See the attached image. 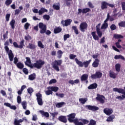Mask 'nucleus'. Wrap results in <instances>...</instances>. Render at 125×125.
Masks as SVG:
<instances>
[{"label": "nucleus", "instance_id": "51", "mask_svg": "<svg viewBox=\"0 0 125 125\" xmlns=\"http://www.w3.org/2000/svg\"><path fill=\"white\" fill-rule=\"evenodd\" d=\"M57 81L55 79H52L49 82V84H52V83H56Z\"/></svg>", "mask_w": 125, "mask_h": 125}, {"label": "nucleus", "instance_id": "23", "mask_svg": "<svg viewBox=\"0 0 125 125\" xmlns=\"http://www.w3.org/2000/svg\"><path fill=\"white\" fill-rule=\"evenodd\" d=\"M98 86L96 83H92L88 87V89H95V88H97Z\"/></svg>", "mask_w": 125, "mask_h": 125}, {"label": "nucleus", "instance_id": "58", "mask_svg": "<svg viewBox=\"0 0 125 125\" xmlns=\"http://www.w3.org/2000/svg\"><path fill=\"white\" fill-rule=\"evenodd\" d=\"M17 100L18 104H20V103H21V101H22V99H21V96H18Z\"/></svg>", "mask_w": 125, "mask_h": 125}, {"label": "nucleus", "instance_id": "2", "mask_svg": "<svg viewBox=\"0 0 125 125\" xmlns=\"http://www.w3.org/2000/svg\"><path fill=\"white\" fill-rule=\"evenodd\" d=\"M76 114L75 113H71L66 116L67 120L69 123H74L75 125H83V122H80L79 119L76 118Z\"/></svg>", "mask_w": 125, "mask_h": 125}, {"label": "nucleus", "instance_id": "12", "mask_svg": "<svg viewBox=\"0 0 125 125\" xmlns=\"http://www.w3.org/2000/svg\"><path fill=\"white\" fill-rule=\"evenodd\" d=\"M102 76H103V74L100 71L96 72L95 74H92L91 75V79L93 80H95L96 79H101L102 78Z\"/></svg>", "mask_w": 125, "mask_h": 125}, {"label": "nucleus", "instance_id": "32", "mask_svg": "<svg viewBox=\"0 0 125 125\" xmlns=\"http://www.w3.org/2000/svg\"><path fill=\"white\" fill-rule=\"evenodd\" d=\"M66 104V103H65V102H61V103H58L56 104V107H57V108H61L62 107H63V105H65Z\"/></svg>", "mask_w": 125, "mask_h": 125}, {"label": "nucleus", "instance_id": "29", "mask_svg": "<svg viewBox=\"0 0 125 125\" xmlns=\"http://www.w3.org/2000/svg\"><path fill=\"white\" fill-rule=\"evenodd\" d=\"M57 55L58 59H61V58H62V55H63V51L61 50H59L57 51Z\"/></svg>", "mask_w": 125, "mask_h": 125}, {"label": "nucleus", "instance_id": "55", "mask_svg": "<svg viewBox=\"0 0 125 125\" xmlns=\"http://www.w3.org/2000/svg\"><path fill=\"white\" fill-rule=\"evenodd\" d=\"M24 39L25 41H31V40H32V37L30 35L25 36L24 37Z\"/></svg>", "mask_w": 125, "mask_h": 125}, {"label": "nucleus", "instance_id": "48", "mask_svg": "<svg viewBox=\"0 0 125 125\" xmlns=\"http://www.w3.org/2000/svg\"><path fill=\"white\" fill-rule=\"evenodd\" d=\"M33 91H34V89H33V88L32 87H29L27 89V92L28 93H29V94H30V95H32V93H33Z\"/></svg>", "mask_w": 125, "mask_h": 125}, {"label": "nucleus", "instance_id": "44", "mask_svg": "<svg viewBox=\"0 0 125 125\" xmlns=\"http://www.w3.org/2000/svg\"><path fill=\"white\" fill-rule=\"evenodd\" d=\"M79 121H81V122H82V124H83V125H87V124L89 123V121L86 119H80Z\"/></svg>", "mask_w": 125, "mask_h": 125}, {"label": "nucleus", "instance_id": "34", "mask_svg": "<svg viewBox=\"0 0 125 125\" xmlns=\"http://www.w3.org/2000/svg\"><path fill=\"white\" fill-rule=\"evenodd\" d=\"M115 70L116 72H120L121 71V64L117 63L115 65Z\"/></svg>", "mask_w": 125, "mask_h": 125}, {"label": "nucleus", "instance_id": "37", "mask_svg": "<svg viewBox=\"0 0 125 125\" xmlns=\"http://www.w3.org/2000/svg\"><path fill=\"white\" fill-rule=\"evenodd\" d=\"M10 25L12 28L14 29L15 28V20H12L10 22Z\"/></svg>", "mask_w": 125, "mask_h": 125}, {"label": "nucleus", "instance_id": "57", "mask_svg": "<svg viewBox=\"0 0 125 125\" xmlns=\"http://www.w3.org/2000/svg\"><path fill=\"white\" fill-rule=\"evenodd\" d=\"M77 57V56L76 55H73V54H70L69 55V58L70 59H71L72 60L75 59Z\"/></svg>", "mask_w": 125, "mask_h": 125}, {"label": "nucleus", "instance_id": "53", "mask_svg": "<svg viewBox=\"0 0 125 125\" xmlns=\"http://www.w3.org/2000/svg\"><path fill=\"white\" fill-rule=\"evenodd\" d=\"M43 19H45L46 20L48 21V20H49V19H50V17L48 15H44L43 16Z\"/></svg>", "mask_w": 125, "mask_h": 125}, {"label": "nucleus", "instance_id": "9", "mask_svg": "<svg viewBox=\"0 0 125 125\" xmlns=\"http://www.w3.org/2000/svg\"><path fill=\"white\" fill-rule=\"evenodd\" d=\"M25 42V40L24 39H22L21 41L20 42V45H18L17 42H15L13 43V44L16 48H20V49H22L24 46H25V44L24 43Z\"/></svg>", "mask_w": 125, "mask_h": 125}, {"label": "nucleus", "instance_id": "21", "mask_svg": "<svg viewBox=\"0 0 125 125\" xmlns=\"http://www.w3.org/2000/svg\"><path fill=\"white\" fill-rule=\"evenodd\" d=\"M37 46L35 44H33L32 43H29L28 44V45L26 46L27 48H29V49H32V50H34V49H36V48Z\"/></svg>", "mask_w": 125, "mask_h": 125}, {"label": "nucleus", "instance_id": "28", "mask_svg": "<svg viewBox=\"0 0 125 125\" xmlns=\"http://www.w3.org/2000/svg\"><path fill=\"white\" fill-rule=\"evenodd\" d=\"M109 77L112 78V79H116L117 78V75L115 72L112 71V70L109 71Z\"/></svg>", "mask_w": 125, "mask_h": 125}, {"label": "nucleus", "instance_id": "36", "mask_svg": "<svg viewBox=\"0 0 125 125\" xmlns=\"http://www.w3.org/2000/svg\"><path fill=\"white\" fill-rule=\"evenodd\" d=\"M21 105L24 110H27V102L26 101L22 102Z\"/></svg>", "mask_w": 125, "mask_h": 125}, {"label": "nucleus", "instance_id": "61", "mask_svg": "<svg viewBox=\"0 0 125 125\" xmlns=\"http://www.w3.org/2000/svg\"><path fill=\"white\" fill-rule=\"evenodd\" d=\"M29 27H30V23H29L28 22L25 23V24H24V28L25 29V30H28V29H29Z\"/></svg>", "mask_w": 125, "mask_h": 125}, {"label": "nucleus", "instance_id": "54", "mask_svg": "<svg viewBox=\"0 0 125 125\" xmlns=\"http://www.w3.org/2000/svg\"><path fill=\"white\" fill-rule=\"evenodd\" d=\"M110 29L111 31H114L117 29V26H116V25H115V24H112L110 26Z\"/></svg>", "mask_w": 125, "mask_h": 125}, {"label": "nucleus", "instance_id": "19", "mask_svg": "<svg viewBox=\"0 0 125 125\" xmlns=\"http://www.w3.org/2000/svg\"><path fill=\"white\" fill-rule=\"evenodd\" d=\"M47 89H50L52 91H54V92H57L58 90H59V87L57 86H48L47 88Z\"/></svg>", "mask_w": 125, "mask_h": 125}, {"label": "nucleus", "instance_id": "20", "mask_svg": "<svg viewBox=\"0 0 125 125\" xmlns=\"http://www.w3.org/2000/svg\"><path fill=\"white\" fill-rule=\"evenodd\" d=\"M113 90L115 92H118V93H122L123 94L124 93L125 89L121 88H114L113 89Z\"/></svg>", "mask_w": 125, "mask_h": 125}, {"label": "nucleus", "instance_id": "6", "mask_svg": "<svg viewBox=\"0 0 125 125\" xmlns=\"http://www.w3.org/2000/svg\"><path fill=\"white\" fill-rule=\"evenodd\" d=\"M75 61L76 64L79 65V67H83L84 66V68H87L91 62V60L90 59L83 62L82 61H80L77 58H75Z\"/></svg>", "mask_w": 125, "mask_h": 125}, {"label": "nucleus", "instance_id": "13", "mask_svg": "<svg viewBox=\"0 0 125 125\" xmlns=\"http://www.w3.org/2000/svg\"><path fill=\"white\" fill-rule=\"evenodd\" d=\"M105 96H103V95H100L99 94H97V97H96V100L98 101H99L101 104H104L105 103Z\"/></svg>", "mask_w": 125, "mask_h": 125}, {"label": "nucleus", "instance_id": "18", "mask_svg": "<svg viewBox=\"0 0 125 125\" xmlns=\"http://www.w3.org/2000/svg\"><path fill=\"white\" fill-rule=\"evenodd\" d=\"M58 119L59 121H60V122H62V123H64V124H66V123H67V118L66 117V116H59Z\"/></svg>", "mask_w": 125, "mask_h": 125}, {"label": "nucleus", "instance_id": "24", "mask_svg": "<svg viewBox=\"0 0 125 125\" xmlns=\"http://www.w3.org/2000/svg\"><path fill=\"white\" fill-rule=\"evenodd\" d=\"M40 113L43 116V117H46V118H49V113L47 112H44L43 110H40Z\"/></svg>", "mask_w": 125, "mask_h": 125}, {"label": "nucleus", "instance_id": "43", "mask_svg": "<svg viewBox=\"0 0 125 125\" xmlns=\"http://www.w3.org/2000/svg\"><path fill=\"white\" fill-rule=\"evenodd\" d=\"M11 3H12V0H6L5 2V4L6 6H9Z\"/></svg>", "mask_w": 125, "mask_h": 125}, {"label": "nucleus", "instance_id": "50", "mask_svg": "<svg viewBox=\"0 0 125 125\" xmlns=\"http://www.w3.org/2000/svg\"><path fill=\"white\" fill-rule=\"evenodd\" d=\"M53 8L54 9H55V10H59V9H60V6L58 5H56L55 4L53 5Z\"/></svg>", "mask_w": 125, "mask_h": 125}, {"label": "nucleus", "instance_id": "31", "mask_svg": "<svg viewBox=\"0 0 125 125\" xmlns=\"http://www.w3.org/2000/svg\"><path fill=\"white\" fill-rule=\"evenodd\" d=\"M28 79L30 81H34L36 79V73H34L32 74L29 75Z\"/></svg>", "mask_w": 125, "mask_h": 125}, {"label": "nucleus", "instance_id": "64", "mask_svg": "<svg viewBox=\"0 0 125 125\" xmlns=\"http://www.w3.org/2000/svg\"><path fill=\"white\" fill-rule=\"evenodd\" d=\"M40 125H53V124L51 123H40Z\"/></svg>", "mask_w": 125, "mask_h": 125}, {"label": "nucleus", "instance_id": "5", "mask_svg": "<svg viewBox=\"0 0 125 125\" xmlns=\"http://www.w3.org/2000/svg\"><path fill=\"white\" fill-rule=\"evenodd\" d=\"M39 28L41 29L40 33L41 34H44L45 33L46 35L49 36L51 34V31L49 30H46V25L43 24L42 22H40L39 23Z\"/></svg>", "mask_w": 125, "mask_h": 125}, {"label": "nucleus", "instance_id": "42", "mask_svg": "<svg viewBox=\"0 0 125 125\" xmlns=\"http://www.w3.org/2000/svg\"><path fill=\"white\" fill-rule=\"evenodd\" d=\"M79 101L82 104H84L87 101V98H80Z\"/></svg>", "mask_w": 125, "mask_h": 125}, {"label": "nucleus", "instance_id": "38", "mask_svg": "<svg viewBox=\"0 0 125 125\" xmlns=\"http://www.w3.org/2000/svg\"><path fill=\"white\" fill-rule=\"evenodd\" d=\"M72 29L74 31V33L76 35H79V30H78L76 26H72Z\"/></svg>", "mask_w": 125, "mask_h": 125}, {"label": "nucleus", "instance_id": "10", "mask_svg": "<svg viewBox=\"0 0 125 125\" xmlns=\"http://www.w3.org/2000/svg\"><path fill=\"white\" fill-rule=\"evenodd\" d=\"M87 23L85 21H83L81 23L79 28L81 32H83V33H84L86 30H87V27H88Z\"/></svg>", "mask_w": 125, "mask_h": 125}, {"label": "nucleus", "instance_id": "59", "mask_svg": "<svg viewBox=\"0 0 125 125\" xmlns=\"http://www.w3.org/2000/svg\"><path fill=\"white\" fill-rule=\"evenodd\" d=\"M70 38V34H65L63 36V40L64 41H67V39H69Z\"/></svg>", "mask_w": 125, "mask_h": 125}, {"label": "nucleus", "instance_id": "17", "mask_svg": "<svg viewBox=\"0 0 125 125\" xmlns=\"http://www.w3.org/2000/svg\"><path fill=\"white\" fill-rule=\"evenodd\" d=\"M101 9L104 10V9H107L108 8V2L104 1L101 3Z\"/></svg>", "mask_w": 125, "mask_h": 125}, {"label": "nucleus", "instance_id": "3", "mask_svg": "<svg viewBox=\"0 0 125 125\" xmlns=\"http://www.w3.org/2000/svg\"><path fill=\"white\" fill-rule=\"evenodd\" d=\"M100 26H101V23H100L96 26V32L93 31L91 32V35L95 41H98L99 40V38H101L102 37V31L100 30ZM96 32L98 36L96 35Z\"/></svg>", "mask_w": 125, "mask_h": 125}, {"label": "nucleus", "instance_id": "62", "mask_svg": "<svg viewBox=\"0 0 125 125\" xmlns=\"http://www.w3.org/2000/svg\"><path fill=\"white\" fill-rule=\"evenodd\" d=\"M50 114L53 118H54L55 116H57V115H58V112H55L54 113L51 112Z\"/></svg>", "mask_w": 125, "mask_h": 125}, {"label": "nucleus", "instance_id": "1", "mask_svg": "<svg viewBox=\"0 0 125 125\" xmlns=\"http://www.w3.org/2000/svg\"><path fill=\"white\" fill-rule=\"evenodd\" d=\"M44 64H45V62L41 59L36 61V62L31 64H29L26 62H25V64L31 68V69H34V68H36L38 69H42Z\"/></svg>", "mask_w": 125, "mask_h": 125}, {"label": "nucleus", "instance_id": "4", "mask_svg": "<svg viewBox=\"0 0 125 125\" xmlns=\"http://www.w3.org/2000/svg\"><path fill=\"white\" fill-rule=\"evenodd\" d=\"M4 45H5L4 49L5 50L6 52L8 53L9 61L11 62H12V61H13V59L14 58V54H13L12 50H9V48L8 47L9 43L8 42V41L5 42Z\"/></svg>", "mask_w": 125, "mask_h": 125}, {"label": "nucleus", "instance_id": "49", "mask_svg": "<svg viewBox=\"0 0 125 125\" xmlns=\"http://www.w3.org/2000/svg\"><path fill=\"white\" fill-rule=\"evenodd\" d=\"M96 125V121L95 120L91 119L89 122V124L88 125Z\"/></svg>", "mask_w": 125, "mask_h": 125}, {"label": "nucleus", "instance_id": "52", "mask_svg": "<svg viewBox=\"0 0 125 125\" xmlns=\"http://www.w3.org/2000/svg\"><path fill=\"white\" fill-rule=\"evenodd\" d=\"M3 38L4 40H6L8 38V31H7L5 33L3 34Z\"/></svg>", "mask_w": 125, "mask_h": 125}, {"label": "nucleus", "instance_id": "22", "mask_svg": "<svg viewBox=\"0 0 125 125\" xmlns=\"http://www.w3.org/2000/svg\"><path fill=\"white\" fill-rule=\"evenodd\" d=\"M61 32H62V28L60 26L56 27L54 29V33L55 34H59V33H61Z\"/></svg>", "mask_w": 125, "mask_h": 125}, {"label": "nucleus", "instance_id": "16", "mask_svg": "<svg viewBox=\"0 0 125 125\" xmlns=\"http://www.w3.org/2000/svg\"><path fill=\"white\" fill-rule=\"evenodd\" d=\"M99 62H100V60L98 59H96L92 64V67L93 68H97L99 66Z\"/></svg>", "mask_w": 125, "mask_h": 125}, {"label": "nucleus", "instance_id": "40", "mask_svg": "<svg viewBox=\"0 0 125 125\" xmlns=\"http://www.w3.org/2000/svg\"><path fill=\"white\" fill-rule=\"evenodd\" d=\"M89 11H90V9H89V8H86L82 9V13H83V14H85V13H87V12H89Z\"/></svg>", "mask_w": 125, "mask_h": 125}, {"label": "nucleus", "instance_id": "45", "mask_svg": "<svg viewBox=\"0 0 125 125\" xmlns=\"http://www.w3.org/2000/svg\"><path fill=\"white\" fill-rule=\"evenodd\" d=\"M45 93L46 95H50L53 93V92L50 89H48V90L45 91Z\"/></svg>", "mask_w": 125, "mask_h": 125}, {"label": "nucleus", "instance_id": "41", "mask_svg": "<svg viewBox=\"0 0 125 125\" xmlns=\"http://www.w3.org/2000/svg\"><path fill=\"white\" fill-rule=\"evenodd\" d=\"M108 23L104 22V23L102 24V25L101 27V29L102 30L103 29H107V28H108Z\"/></svg>", "mask_w": 125, "mask_h": 125}, {"label": "nucleus", "instance_id": "30", "mask_svg": "<svg viewBox=\"0 0 125 125\" xmlns=\"http://www.w3.org/2000/svg\"><path fill=\"white\" fill-rule=\"evenodd\" d=\"M16 65L17 68H18V69H20L21 70V69H23V68H24V64L21 62H18Z\"/></svg>", "mask_w": 125, "mask_h": 125}, {"label": "nucleus", "instance_id": "47", "mask_svg": "<svg viewBox=\"0 0 125 125\" xmlns=\"http://www.w3.org/2000/svg\"><path fill=\"white\" fill-rule=\"evenodd\" d=\"M114 39H123L124 38V36L119 34H114Z\"/></svg>", "mask_w": 125, "mask_h": 125}, {"label": "nucleus", "instance_id": "56", "mask_svg": "<svg viewBox=\"0 0 125 125\" xmlns=\"http://www.w3.org/2000/svg\"><path fill=\"white\" fill-rule=\"evenodd\" d=\"M22 71L25 75H28L29 74V70L26 68H24L22 69Z\"/></svg>", "mask_w": 125, "mask_h": 125}, {"label": "nucleus", "instance_id": "14", "mask_svg": "<svg viewBox=\"0 0 125 125\" xmlns=\"http://www.w3.org/2000/svg\"><path fill=\"white\" fill-rule=\"evenodd\" d=\"M104 113L107 116H110L113 114V109L106 108L104 109Z\"/></svg>", "mask_w": 125, "mask_h": 125}, {"label": "nucleus", "instance_id": "33", "mask_svg": "<svg viewBox=\"0 0 125 125\" xmlns=\"http://www.w3.org/2000/svg\"><path fill=\"white\" fill-rule=\"evenodd\" d=\"M114 118H115V115H110L106 119V122H114Z\"/></svg>", "mask_w": 125, "mask_h": 125}, {"label": "nucleus", "instance_id": "63", "mask_svg": "<svg viewBox=\"0 0 125 125\" xmlns=\"http://www.w3.org/2000/svg\"><path fill=\"white\" fill-rule=\"evenodd\" d=\"M122 10H125V2H121Z\"/></svg>", "mask_w": 125, "mask_h": 125}, {"label": "nucleus", "instance_id": "15", "mask_svg": "<svg viewBox=\"0 0 125 125\" xmlns=\"http://www.w3.org/2000/svg\"><path fill=\"white\" fill-rule=\"evenodd\" d=\"M86 107L90 111H98L99 110V107L94 105H87Z\"/></svg>", "mask_w": 125, "mask_h": 125}, {"label": "nucleus", "instance_id": "26", "mask_svg": "<svg viewBox=\"0 0 125 125\" xmlns=\"http://www.w3.org/2000/svg\"><path fill=\"white\" fill-rule=\"evenodd\" d=\"M72 19H67L64 21V24H63V26H69V25H71V23H72Z\"/></svg>", "mask_w": 125, "mask_h": 125}, {"label": "nucleus", "instance_id": "25", "mask_svg": "<svg viewBox=\"0 0 125 125\" xmlns=\"http://www.w3.org/2000/svg\"><path fill=\"white\" fill-rule=\"evenodd\" d=\"M87 79H88V75L84 74L82 75L81 81V82H84V81L87 80Z\"/></svg>", "mask_w": 125, "mask_h": 125}, {"label": "nucleus", "instance_id": "46", "mask_svg": "<svg viewBox=\"0 0 125 125\" xmlns=\"http://www.w3.org/2000/svg\"><path fill=\"white\" fill-rule=\"evenodd\" d=\"M38 45L40 48H44V45H43L42 42L41 41H39L38 42Z\"/></svg>", "mask_w": 125, "mask_h": 125}, {"label": "nucleus", "instance_id": "27", "mask_svg": "<svg viewBox=\"0 0 125 125\" xmlns=\"http://www.w3.org/2000/svg\"><path fill=\"white\" fill-rule=\"evenodd\" d=\"M47 9L44 8V7L41 8L39 11V15H42L44 12H47Z\"/></svg>", "mask_w": 125, "mask_h": 125}, {"label": "nucleus", "instance_id": "8", "mask_svg": "<svg viewBox=\"0 0 125 125\" xmlns=\"http://www.w3.org/2000/svg\"><path fill=\"white\" fill-rule=\"evenodd\" d=\"M23 122H24L26 125H27V124H30V122L28 121L27 118L24 117L22 118V119H19V120H18L17 119H15L14 124L15 125H21L20 123H23Z\"/></svg>", "mask_w": 125, "mask_h": 125}, {"label": "nucleus", "instance_id": "39", "mask_svg": "<svg viewBox=\"0 0 125 125\" xmlns=\"http://www.w3.org/2000/svg\"><path fill=\"white\" fill-rule=\"evenodd\" d=\"M122 42V40L119 39L118 42L115 43L117 48H122V46L120 44V42Z\"/></svg>", "mask_w": 125, "mask_h": 125}, {"label": "nucleus", "instance_id": "35", "mask_svg": "<svg viewBox=\"0 0 125 125\" xmlns=\"http://www.w3.org/2000/svg\"><path fill=\"white\" fill-rule=\"evenodd\" d=\"M114 59H122V60H125V57H124L122 55H115Z\"/></svg>", "mask_w": 125, "mask_h": 125}, {"label": "nucleus", "instance_id": "11", "mask_svg": "<svg viewBox=\"0 0 125 125\" xmlns=\"http://www.w3.org/2000/svg\"><path fill=\"white\" fill-rule=\"evenodd\" d=\"M36 97L38 104L40 106H42L43 102H42V94L40 92L36 94Z\"/></svg>", "mask_w": 125, "mask_h": 125}, {"label": "nucleus", "instance_id": "60", "mask_svg": "<svg viewBox=\"0 0 125 125\" xmlns=\"http://www.w3.org/2000/svg\"><path fill=\"white\" fill-rule=\"evenodd\" d=\"M9 18H10V14H7L5 16V19L7 22H8V21H9Z\"/></svg>", "mask_w": 125, "mask_h": 125}, {"label": "nucleus", "instance_id": "7", "mask_svg": "<svg viewBox=\"0 0 125 125\" xmlns=\"http://www.w3.org/2000/svg\"><path fill=\"white\" fill-rule=\"evenodd\" d=\"M62 64V60H55L53 64V68L54 70H56L57 72H59L60 69H59V66H61Z\"/></svg>", "mask_w": 125, "mask_h": 125}]
</instances>
